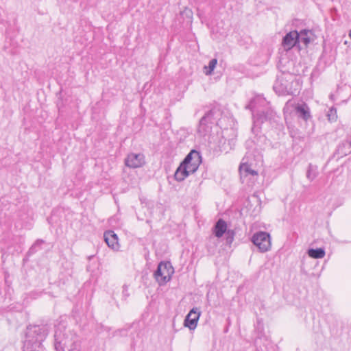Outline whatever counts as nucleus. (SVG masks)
<instances>
[{
  "label": "nucleus",
  "instance_id": "dca6fc26",
  "mask_svg": "<svg viewBox=\"0 0 351 351\" xmlns=\"http://www.w3.org/2000/svg\"><path fill=\"white\" fill-rule=\"evenodd\" d=\"M240 179H245L246 176H258L257 171L252 169L251 165L243 162L239 166Z\"/></svg>",
  "mask_w": 351,
  "mask_h": 351
},
{
  "label": "nucleus",
  "instance_id": "f03ea898",
  "mask_svg": "<svg viewBox=\"0 0 351 351\" xmlns=\"http://www.w3.org/2000/svg\"><path fill=\"white\" fill-rule=\"evenodd\" d=\"M49 330L48 324L28 326L23 343V351H38V349L44 348L43 341L47 337Z\"/></svg>",
  "mask_w": 351,
  "mask_h": 351
},
{
  "label": "nucleus",
  "instance_id": "b1692460",
  "mask_svg": "<svg viewBox=\"0 0 351 351\" xmlns=\"http://www.w3.org/2000/svg\"><path fill=\"white\" fill-rule=\"evenodd\" d=\"M258 178V176H246L245 179H241V181L248 187H252L257 181Z\"/></svg>",
  "mask_w": 351,
  "mask_h": 351
},
{
  "label": "nucleus",
  "instance_id": "aec40b11",
  "mask_svg": "<svg viewBox=\"0 0 351 351\" xmlns=\"http://www.w3.org/2000/svg\"><path fill=\"white\" fill-rule=\"evenodd\" d=\"M45 243L43 239H37L34 243L29 249L27 256H31L32 255L36 253L38 250L42 249V245Z\"/></svg>",
  "mask_w": 351,
  "mask_h": 351
},
{
  "label": "nucleus",
  "instance_id": "412c9836",
  "mask_svg": "<svg viewBox=\"0 0 351 351\" xmlns=\"http://www.w3.org/2000/svg\"><path fill=\"white\" fill-rule=\"evenodd\" d=\"M217 64V60L216 58H213L210 60L208 65L205 66L204 67V73L206 75H210L213 73L215 68L216 67V65Z\"/></svg>",
  "mask_w": 351,
  "mask_h": 351
},
{
  "label": "nucleus",
  "instance_id": "6ab92c4d",
  "mask_svg": "<svg viewBox=\"0 0 351 351\" xmlns=\"http://www.w3.org/2000/svg\"><path fill=\"white\" fill-rule=\"evenodd\" d=\"M299 33L298 43H303L305 47L311 42V38L308 34H312V32L308 29H302Z\"/></svg>",
  "mask_w": 351,
  "mask_h": 351
},
{
  "label": "nucleus",
  "instance_id": "bb28decb",
  "mask_svg": "<svg viewBox=\"0 0 351 351\" xmlns=\"http://www.w3.org/2000/svg\"><path fill=\"white\" fill-rule=\"evenodd\" d=\"M291 104V101L289 100L288 101L287 103H286V105H285V109L288 108L290 105Z\"/></svg>",
  "mask_w": 351,
  "mask_h": 351
},
{
  "label": "nucleus",
  "instance_id": "423d86ee",
  "mask_svg": "<svg viewBox=\"0 0 351 351\" xmlns=\"http://www.w3.org/2000/svg\"><path fill=\"white\" fill-rule=\"evenodd\" d=\"M251 241L261 253L268 252L271 247V237L267 232L259 231L256 232L252 237Z\"/></svg>",
  "mask_w": 351,
  "mask_h": 351
},
{
  "label": "nucleus",
  "instance_id": "20e7f679",
  "mask_svg": "<svg viewBox=\"0 0 351 351\" xmlns=\"http://www.w3.org/2000/svg\"><path fill=\"white\" fill-rule=\"evenodd\" d=\"M220 116V111L216 108L208 111L199 121L197 129L198 133L201 136L208 134L210 132L213 125L218 124Z\"/></svg>",
  "mask_w": 351,
  "mask_h": 351
},
{
  "label": "nucleus",
  "instance_id": "0eeeda50",
  "mask_svg": "<svg viewBox=\"0 0 351 351\" xmlns=\"http://www.w3.org/2000/svg\"><path fill=\"white\" fill-rule=\"evenodd\" d=\"M255 332L257 333V337L254 340V345L256 346V351L269 350V348H268V345L269 341L264 334V324L260 319H257V322L255 326Z\"/></svg>",
  "mask_w": 351,
  "mask_h": 351
},
{
  "label": "nucleus",
  "instance_id": "a878e982",
  "mask_svg": "<svg viewBox=\"0 0 351 351\" xmlns=\"http://www.w3.org/2000/svg\"><path fill=\"white\" fill-rule=\"evenodd\" d=\"M104 239L108 247H110V230H107L104 233Z\"/></svg>",
  "mask_w": 351,
  "mask_h": 351
},
{
  "label": "nucleus",
  "instance_id": "f8f14e48",
  "mask_svg": "<svg viewBox=\"0 0 351 351\" xmlns=\"http://www.w3.org/2000/svg\"><path fill=\"white\" fill-rule=\"evenodd\" d=\"M145 163V156L141 153H130L125 159V165L130 168L141 167Z\"/></svg>",
  "mask_w": 351,
  "mask_h": 351
},
{
  "label": "nucleus",
  "instance_id": "a211bd4d",
  "mask_svg": "<svg viewBox=\"0 0 351 351\" xmlns=\"http://www.w3.org/2000/svg\"><path fill=\"white\" fill-rule=\"evenodd\" d=\"M227 230V224L226 221L221 219H219L215 226L213 230V233L217 238L221 237L223 234L226 232Z\"/></svg>",
  "mask_w": 351,
  "mask_h": 351
},
{
  "label": "nucleus",
  "instance_id": "393cba45",
  "mask_svg": "<svg viewBox=\"0 0 351 351\" xmlns=\"http://www.w3.org/2000/svg\"><path fill=\"white\" fill-rule=\"evenodd\" d=\"M328 119L330 121L334 122L336 121L337 119V110L336 108L332 107L330 108L328 114Z\"/></svg>",
  "mask_w": 351,
  "mask_h": 351
},
{
  "label": "nucleus",
  "instance_id": "5701e85b",
  "mask_svg": "<svg viewBox=\"0 0 351 351\" xmlns=\"http://www.w3.org/2000/svg\"><path fill=\"white\" fill-rule=\"evenodd\" d=\"M120 244L119 243V238L116 233L111 230V250L113 251H119Z\"/></svg>",
  "mask_w": 351,
  "mask_h": 351
},
{
  "label": "nucleus",
  "instance_id": "9b49d317",
  "mask_svg": "<svg viewBox=\"0 0 351 351\" xmlns=\"http://www.w3.org/2000/svg\"><path fill=\"white\" fill-rule=\"evenodd\" d=\"M299 33L296 30L291 31L286 34L282 40V46L284 50L288 51L291 50L293 47L299 45ZM298 48L300 49V45H298Z\"/></svg>",
  "mask_w": 351,
  "mask_h": 351
},
{
  "label": "nucleus",
  "instance_id": "1a4fd4ad",
  "mask_svg": "<svg viewBox=\"0 0 351 351\" xmlns=\"http://www.w3.org/2000/svg\"><path fill=\"white\" fill-rule=\"evenodd\" d=\"M65 326L59 324L56 326L54 333V348L56 351H64L67 337L64 333Z\"/></svg>",
  "mask_w": 351,
  "mask_h": 351
},
{
  "label": "nucleus",
  "instance_id": "c85d7f7f",
  "mask_svg": "<svg viewBox=\"0 0 351 351\" xmlns=\"http://www.w3.org/2000/svg\"><path fill=\"white\" fill-rule=\"evenodd\" d=\"M350 37L351 38V30H350Z\"/></svg>",
  "mask_w": 351,
  "mask_h": 351
},
{
  "label": "nucleus",
  "instance_id": "7ed1b4c3",
  "mask_svg": "<svg viewBox=\"0 0 351 351\" xmlns=\"http://www.w3.org/2000/svg\"><path fill=\"white\" fill-rule=\"evenodd\" d=\"M220 116V111L216 108L208 111L199 121L197 129L198 133L201 136L208 134L210 132L213 125L218 124Z\"/></svg>",
  "mask_w": 351,
  "mask_h": 351
},
{
  "label": "nucleus",
  "instance_id": "f3484780",
  "mask_svg": "<svg viewBox=\"0 0 351 351\" xmlns=\"http://www.w3.org/2000/svg\"><path fill=\"white\" fill-rule=\"evenodd\" d=\"M295 110L298 116L304 121H307L310 117V111L306 104H298L295 107Z\"/></svg>",
  "mask_w": 351,
  "mask_h": 351
},
{
  "label": "nucleus",
  "instance_id": "f257e3e1",
  "mask_svg": "<svg viewBox=\"0 0 351 351\" xmlns=\"http://www.w3.org/2000/svg\"><path fill=\"white\" fill-rule=\"evenodd\" d=\"M245 109L252 112L253 125L252 132L254 136L245 143L248 152H259L264 149L267 138L261 134V125L270 121L274 117V112L269 106V103L262 95H258L253 97L245 106Z\"/></svg>",
  "mask_w": 351,
  "mask_h": 351
},
{
  "label": "nucleus",
  "instance_id": "cd10ccee",
  "mask_svg": "<svg viewBox=\"0 0 351 351\" xmlns=\"http://www.w3.org/2000/svg\"><path fill=\"white\" fill-rule=\"evenodd\" d=\"M128 331L126 330H121L120 331V333H123V335H126Z\"/></svg>",
  "mask_w": 351,
  "mask_h": 351
},
{
  "label": "nucleus",
  "instance_id": "4be33fe9",
  "mask_svg": "<svg viewBox=\"0 0 351 351\" xmlns=\"http://www.w3.org/2000/svg\"><path fill=\"white\" fill-rule=\"evenodd\" d=\"M317 176V168L315 166L309 164L306 172V178L310 180L313 181Z\"/></svg>",
  "mask_w": 351,
  "mask_h": 351
},
{
  "label": "nucleus",
  "instance_id": "9d476101",
  "mask_svg": "<svg viewBox=\"0 0 351 351\" xmlns=\"http://www.w3.org/2000/svg\"><path fill=\"white\" fill-rule=\"evenodd\" d=\"M184 164L190 169L189 171L195 173L202 162V156L199 152L192 149L182 160Z\"/></svg>",
  "mask_w": 351,
  "mask_h": 351
},
{
  "label": "nucleus",
  "instance_id": "4468645a",
  "mask_svg": "<svg viewBox=\"0 0 351 351\" xmlns=\"http://www.w3.org/2000/svg\"><path fill=\"white\" fill-rule=\"evenodd\" d=\"M200 315L201 312L197 308H193L185 317L184 326L188 327L190 330L195 329L197 326Z\"/></svg>",
  "mask_w": 351,
  "mask_h": 351
},
{
  "label": "nucleus",
  "instance_id": "6e6552de",
  "mask_svg": "<svg viewBox=\"0 0 351 351\" xmlns=\"http://www.w3.org/2000/svg\"><path fill=\"white\" fill-rule=\"evenodd\" d=\"M292 82L283 76L278 77L273 86V88L278 95H295L291 88Z\"/></svg>",
  "mask_w": 351,
  "mask_h": 351
},
{
  "label": "nucleus",
  "instance_id": "2eb2a0df",
  "mask_svg": "<svg viewBox=\"0 0 351 351\" xmlns=\"http://www.w3.org/2000/svg\"><path fill=\"white\" fill-rule=\"evenodd\" d=\"M190 169L182 162L178 167L177 168L175 173L174 178L178 182H182L190 174L193 173L192 171H189Z\"/></svg>",
  "mask_w": 351,
  "mask_h": 351
},
{
  "label": "nucleus",
  "instance_id": "ddd939ff",
  "mask_svg": "<svg viewBox=\"0 0 351 351\" xmlns=\"http://www.w3.org/2000/svg\"><path fill=\"white\" fill-rule=\"evenodd\" d=\"M326 254L325 250L324 248H310L307 250V255L308 256H303L301 260V265H300V269L302 273H306V267L305 263L307 260L309 259V258H322L324 257Z\"/></svg>",
  "mask_w": 351,
  "mask_h": 351
},
{
  "label": "nucleus",
  "instance_id": "39448f33",
  "mask_svg": "<svg viewBox=\"0 0 351 351\" xmlns=\"http://www.w3.org/2000/svg\"><path fill=\"white\" fill-rule=\"evenodd\" d=\"M173 273L174 269L169 261H161L158 265L154 276L160 285H162L171 280Z\"/></svg>",
  "mask_w": 351,
  "mask_h": 351
}]
</instances>
